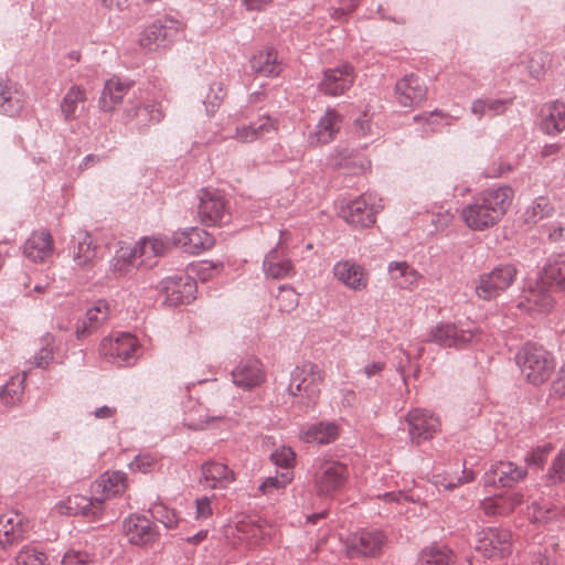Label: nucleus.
Here are the masks:
<instances>
[{"instance_id": "1", "label": "nucleus", "mask_w": 565, "mask_h": 565, "mask_svg": "<svg viewBox=\"0 0 565 565\" xmlns=\"http://www.w3.org/2000/svg\"><path fill=\"white\" fill-rule=\"evenodd\" d=\"M513 196L514 192L508 185L484 190L461 210V217L472 231L488 230L503 217Z\"/></svg>"}, {"instance_id": "2", "label": "nucleus", "mask_w": 565, "mask_h": 565, "mask_svg": "<svg viewBox=\"0 0 565 565\" xmlns=\"http://www.w3.org/2000/svg\"><path fill=\"white\" fill-rule=\"evenodd\" d=\"M103 489V498H86L83 495L70 497L65 502L58 503L61 513L82 514L92 519L97 518L103 510V503L110 497L122 493L126 489V476L120 471L104 473L98 483Z\"/></svg>"}, {"instance_id": "3", "label": "nucleus", "mask_w": 565, "mask_h": 565, "mask_svg": "<svg viewBox=\"0 0 565 565\" xmlns=\"http://www.w3.org/2000/svg\"><path fill=\"white\" fill-rule=\"evenodd\" d=\"M515 361L527 382L534 385L546 382L555 367L551 353L542 345L531 342L518 351Z\"/></svg>"}, {"instance_id": "4", "label": "nucleus", "mask_w": 565, "mask_h": 565, "mask_svg": "<svg viewBox=\"0 0 565 565\" xmlns=\"http://www.w3.org/2000/svg\"><path fill=\"white\" fill-rule=\"evenodd\" d=\"M348 478V466L330 456L318 457L312 465V484L319 497H332Z\"/></svg>"}, {"instance_id": "5", "label": "nucleus", "mask_w": 565, "mask_h": 565, "mask_svg": "<svg viewBox=\"0 0 565 565\" xmlns=\"http://www.w3.org/2000/svg\"><path fill=\"white\" fill-rule=\"evenodd\" d=\"M322 370L311 362H305L291 372L288 393L294 397H300L306 407L315 405L323 383Z\"/></svg>"}, {"instance_id": "6", "label": "nucleus", "mask_w": 565, "mask_h": 565, "mask_svg": "<svg viewBox=\"0 0 565 565\" xmlns=\"http://www.w3.org/2000/svg\"><path fill=\"white\" fill-rule=\"evenodd\" d=\"M482 332L472 322H439L428 332V341L444 348L462 349L481 340Z\"/></svg>"}, {"instance_id": "7", "label": "nucleus", "mask_w": 565, "mask_h": 565, "mask_svg": "<svg viewBox=\"0 0 565 565\" xmlns=\"http://www.w3.org/2000/svg\"><path fill=\"white\" fill-rule=\"evenodd\" d=\"M518 269L513 264H500L488 273L479 275L476 282V295L482 300L495 299L514 282Z\"/></svg>"}, {"instance_id": "8", "label": "nucleus", "mask_w": 565, "mask_h": 565, "mask_svg": "<svg viewBox=\"0 0 565 565\" xmlns=\"http://www.w3.org/2000/svg\"><path fill=\"white\" fill-rule=\"evenodd\" d=\"M183 32V24L171 17L158 19L141 33L139 44L148 51L166 49L175 42Z\"/></svg>"}, {"instance_id": "9", "label": "nucleus", "mask_w": 565, "mask_h": 565, "mask_svg": "<svg viewBox=\"0 0 565 565\" xmlns=\"http://www.w3.org/2000/svg\"><path fill=\"white\" fill-rule=\"evenodd\" d=\"M99 351L102 355L120 366L134 365L142 354L138 339L131 333H121L115 339H104Z\"/></svg>"}, {"instance_id": "10", "label": "nucleus", "mask_w": 565, "mask_h": 565, "mask_svg": "<svg viewBox=\"0 0 565 565\" xmlns=\"http://www.w3.org/2000/svg\"><path fill=\"white\" fill-rule=\"evenodd\" d=\"M382 209V199L377 194L363 193L342 206L340 216L349 224L369 227L375 223V216Z\"/></svg>"}, {"instance_id": "11", "label": "nucleus", "mask_w": 565, "mask_h": 565, "mask_svg": "<svg viewBox=\"0 0 565 565\" xmlns=\"http://www.w3.org/2000/svg\"><path fill=\"white\" fill-rule=\"evenodd\" d=\"M199 199V216L203 224L221 226L230 221L227 201L221 191L202 189Z\"/></svg>"}, {"instance_id": "12", "label": "nucleus", "mask_w": 565, "mask_h": 565, "mask_svg": "<svg viewBox=\"0 0 565 565\" xmlns=\"http://www.w3.org/2000/svg\"><path fill=\"white\" fill-rule=\"evenodd\" d=\"M97 249V244L87 231L76 232L68 245V254L74 263L73 269L90 273L98 262Z\"/></svg>"}, {"instance_id": "13", "label": "nucleus", "mask_w": 565, "mask_h": 565, "mask_svg": "<svg viewBox=\"0 0 565 565\" xmlns=\"http://www.w3.org/2000/svg\"><path fill=\"white\" fill-rule=\"evenodd\" d=\"M403 427L407 430L409 439L415 445H420L435 436L439 430V419L426 409L415 408L409 411L404 417Z\"/></svg>"}, {"instance_id": "14", "label": "nucleus", "mask_w": 565, "mask_h": 565, "mask_svg": "<svg viewBox=\"0 0 565 565\" xmlns=\"http://www.w3.org/2000/svg\"><path fill=\"white\" fill-rule=\"evenodd\" d=\"M385 542L386 539L382 531L361 530L347 537V554L349 557L375 556L381 553Z\"/></svg>"}, {"instance_id": "15", "label": "nucleus", "mask_w": 565, "mask_h": 565, "mask_svg": "<svg viewBox=\"0 0 565 565\" xmlns=\"http://www.w3.org/2000/svg\"><path fill=\"white\" fill-rule=\"evenodd\" d=\"M554 292L540 277L523 289L516 307L526 312H547L553 308Z\"/></svg>"}, {"instance_id": "16", "label": "nucleus", "mask_w": 565, "mask_h": 565, "mask_svg": "<svg viewBox=\"0 0 565 565\" xmlns=\"http://www.w3.org/2000/svg\"><path fill=\"white\" fill-rule=\"evenodd\" d=\"M157 289L166 295V302L178 306L195 299L196 285L190 276L175 275L160 280Z\"/></svg>"}, {"instance_id": "17", "label": "nucleus", "mask_w": 565, "mask_h": 565, "mask_svg": "<svg viewBox=\"0 0 565 565\" xmlns=\"http://www.w3.org/2000/svg\"><path fill=\"white\" fill-rule=\"evenodd\" d=\"M354 82V68L349 63H343L333 68H327L322 73L318 89L327 95L337 97L351 88Z\"/></svg>"}, {"instance_id": "18", "label": "nucleus", "mask_w": 565, "mask_h": 565, "mask_svg": "<svg viewBox=\"0 0 565 565\" xmlns=\"http://www.w3.org/2000/svg\"><path fill=\"white\" fill-rule=\"evenodd\" d=\"M526 476L525 467L518 466L512 461H497L484 472L483 483L487 487L508 488L521 482Z\"/></svg>"}, {"instance_id": "19", "label": "nucleus", "mask_w": 565, "mask_h": 565, "mask_svg": "<svg viewBox=\"0 0 565 565\" xmlns=\"http://www.w3.org/2000/svg\"><path fill=\"white\" fill-rule=\"evenodd\" d=\"M477 551L486 557H504L511 553V532L503 529L488 527L480 532Z\"/></svg>"}, {"instance_id": "20", "label": "nucleus", "mask_w": 565, "mask_h": 565, "mask_svg": "<svg viewBox=\"0 0 565 565\" xmlns=\"http://www.w3.org/2000/svg\"><path fill=\"white\" fill-rule=\"evenodd\" d=\"M172 244L189 254H201L214 246L212 234L200 227H190L172 235Z\"/></svg>"}, {"instance_id": "21", "label": "nucleus", "mask_w": 565, "mask_h": 565, "mask_svg": "<svg viewBox=\"0 0 565 565\" xmlns=\"http://www.w3.org/2000/svg\"><path fill=\"white\" fill-rule=\"evenodd\" d=\"M427 88L420 78L407 74L395 84V98L402 107H415L426 99Z\"/></svg>"}, {"instance_id": "22", "label": "nucleus", "mask_w": 565, "mask_h": 565, "mask_svg": "<svg viewBox=\"0 0 565 565\" xmlns=\"http://www.w3.org/2000/svg\"><path fill=\"white\" fill-rule=\"evenodd\" d=\"M286 232L280 231V239L276 247L270 249L263 262V270L266 277L282 279L294 273V265L288 255L281 249L282 237Z\"/></svg>"}, {"instance_id": "23", "label": "nucleus", "mask_w": 565, "mask_h": 565, "mask_svg": "<svg viewBox=\"0 0 565 565\" xmlns=\"http://www.w3.org/2000/svg\"><path fill=\"white\" fill-rule=\"evenodd\" d=\"M343 122L342 115L334 108H327L320 117L315 130L309 135L311 145L329 143L335 139Z\"/></svg>"}, {"instance_id": "24", "label": "nucleus", "mask_w": 565, "mask_h": 565, "mask_svg": "<svg viewBox=\"0 0 565 565\" xmlns=\"http://www.w3.org/2000/svg\"><path fill=\"white\" fill-rule=\"evenodd\" d=\"M23 516L18 512H8L0 515V550L20 543L25 537Z\"/></svg>"}, {"instance_id": "25", "label": "nucleus", "mask_w": 565, "mask_h": 565, "mask_svg": "<svg viewBox=\"0 0 565 565\" xmlns=\"http://www.w3.org/2000/svg\"><path fill=\"white\" fill-rule=\"evenodd\" d=\"M124 115L126 121L137 120V125L141 128L160 122L164 117V111L161 104L158 102L141 104L139 102L134 103L129 99Z\"/></svg>"}, {"instance_id": "26", "label": "nucleus", "mask_w": 565, "mask_h": 565, "mask_svg": "<svg viewBox=\"0 0 565 565\" xmlns=\"http://www.w3.org/2000/svg\"><path fill=\"white\" fill-rule=\"evenodd\" d=\"M333 274L339 281L352 290L361 291L367 287V273L352 260L338 262L333 267Z\"/></svg>"}, {"instance_id": "27", "label": "nucleus", "mask_w": 565, "mask_h": 565, "mask_svg": "<svg viewBox=\"0 0 565 565\" xmlns=\"http://www.w3.org/2000/svg\"><path fill=\"white\" fill-rule=\"evenodd\" d=\"M232 380L236 386L248 390L258 386L265 380L260 361L254 358L241 361L232 371Z\"/></svg>"}, {"instance_id": "28", "label": "nucleus", "mask_w": 565, "mask_h": 565, "mask_svg": "<svg viewBox=\"0 0 565 565\" xmlns=\"http://www.w3.org/2000/svg\"><path fill=\"white\" fill-rule=\"evenodd\" d=\"M128 541L135 545H143L151 542L156 536L154 526L143 515H130L122 524Z\"/></svg>"}, {"instance_id": "29", "label": "nucleus", "mask_w": 565, "mask_h": 565, "mask_svg": "<svg viewBox=\"0 0 565 565\" xmlns=\"http://www.w3.org/2000/svg\"><path fill=\"white\" fill-rule=\"evenodd\" d=\"M53 253V239L47 231L33 232L25 241L23 254L34 263H43Z\"/></svg>"}, {"instance_id": "30", "label": "nucleus", "mask_w": 565, "mask_h": 565, "mask_svg": "<svg viewBox=\"0 0 565 565\" xmlns=\"http://www.w3.org/2000/svg\"><path fill=\"white\" fill-rule=\"evenodd\" d=\"M201 483L211 489L227 488L234 480L235 476L225 463L217 461H206L201 467Z\"/></svg>"}, {"instance_id": "31", "label": "nucleus", "mask_w": 565, "mask_h": 565, "mask_svg": "<svg viewBox=\"0 0 565 565\" xmlns=\"http://www.w3.org/2000/svg\"><path fill=\"white\" fill-rule=\"evenodd\" d=\"M131 83L119 77H111L105 82L103 92L98 99L99 108L103 111L111 113L122 98L128 94Z\"/></svg>"}, {"instance_id": "32", "label": "nucleus", "mask_w": 565, "mask_h": 565, "mask_svg": "<svg viewBox=\"0 0 565 565\" xmlns=\"http://www.w3.org/2000/svg\"><path fill=\"white\" fill-rule=\"evenodd\" d=\"M172 238L168 237H142L136 243L139 264L146 267H151L154 264V258L163 256L171 247Z\"/></svg>"}, {"instance_id": "33", "label": "nucleus", "mask_w": 565, "mask_h": 565, "mask_svg": "<svg viewBox=\"0 0 565 565\" xmlns=\"http://www.w3.org/2000/svg\"><path fill=\"white\" fill-rule=\"evenodd\" d=\"M278 122L269 116H262L249 125L237 127L233 136L239 142H253L266 135L277 131Z\"/></svg>"}, {"instance_id": "34", "label": "nucleus", "mask_w": 565, "mask_h": 565, "mask_svg": "<svg viewBox=\"0 0 565 565\" xmlns=\"http://www.w3.org/2000/svg\"><path fill=\"white\" fill-rule=\"evenodd\" d=\"M24 106V95L14 83L0 78V113L18 116Z\"/></svg>"}, {"instance_id": "35", "label": "nucleus", "mask_w": 565, "mask_h": 565, "mask_svg": "<svg viewBox=\"0 0 565 565\" xmlns=\"http://www.w3.org/2000/svg\"><path fill=\"white\" fill-rule=\"evenodd\" d=\"M339 427L335 423L319 422L303 427L300 430V438L305 443L327 445L337 439Z\"/></svg>"}, {"instance_id": "36", "label": "nucleus", "mask_w": 565, "mask_h": 565, "mask_svg": "<svg viewBox=\"0 0 565 565\" xmlns=\"http://www.w3.org/2000/svg\"><path fill=\"white\" fill-rule=\"evenodd\" d=\"M540 277L555 292L565 290V253L552 257Z\"/></svg>"}, {"instance_id": "37", "label": "nucleus", "mask_w": 565, "mask_h": 565, "mask_svg": "<svg viewBox=\"0 0 565 565\" xmlns=\"http://www.w3.org/2000/svg\"><path fill=\"white\" fill-rule=\"evenodd\" d=\"M86 102V89L79 85H72L61 100L60 109L65 120H74L78 117Z\"/></svg>"}, {"instance_id": "38", "label": "nucleus", "mask_w": 565, "mask_h": 565, "mask_svg": "<svg viewBox=\"0 0 565 565\" xmlns=\"http://www.w3.org/2000/svg\"><path fill=\"white\" fill-rule=\"evenodd\" d=\"M455 466L454 471L446 470L441 473L434 475V483L438 488L452 490L459 484L471 482L475 479L473 471L465 469L463 462L458 460Z\"/></svg>"}, {"instance_id": "39", "label": "nucleus", "mask_w": 565, "mask_h": 565, "mask_svg": "<svg viewBox=\"0 0 565 565\" xmlns=\"http://www.w3.org/2000/svg\"><path fill=\"white\" fill-rule=\"evenodd\" d=\"M138 249L136 246H120L115 256L110 260V270L116 276H122L128 274L132 268L141 266L139 264Z\"/></svg>"}, {"instance_id": "40", "label": "nucleus", "mask_w": 565, "mask_h": 565, "mask_svg": "<svg viewBox=\"0 0 565 565\" xmlns=\"http://www.w3.org/2000/svg\"><path fill=\"white\" fill-rule=\"evenodd\" d=\"M542 129L555 135L565 129V104L553 102L542 109Z\"/></svg>"}, {"instance_id": "41", "label": "nucleus", "mask_w": 565, "mask_h": 565, "mask_svg": "<svg viewBox=\"0 0 565 565\" xmlns=\"http://www.w3.org/2000/svg\"><path fill=\"white\" fill-rule=\"evenodd\" d=\"M512 102L511 98H477L471 103L470 111L478 119L482 117H494L503 114Z\"/></svg>"}, {"instance_id": "42", "label": "nucleus", "mask_w": 565, "mask_h": 565, "mask_svg": "<svg viewBox=\"0 0 565 565\" xmlns=\"http://www.w3.org/2000/svg\"><path fill=\"white\" fill-rule=\"evenodd\" d=\"M388 273L395 285L403 289H412L422 278V275L406 262L390 263Z\"/></svg>"}, {"instance_id": "43", "label": "nucleus", "mask_w": 565, "mask_h": 565, "mask_svg": "<svg viewBox=\"0 0 565 565\" xmlns=\"http://www.w3.org/2000/svg\"><path fill=\"white\" fill-rule=\"evenodd\" d=\"M253 71L263 76H276L281 71V65L277 61V53L273 50L259 51L250 58Z\"/></svg>"}, {"instance_id": "44", "label": "nucleus", "mask_w": 565, "mask_h": 565, "mask_svg": "<svg viewBox=\"0 0 565 565\" xmlns=\"http://www.w3.org/2000/svg\"><path fill=\"white\" fill-rule=\"evenodd\" d=\"M109 315V306L106 300L99 299L95 301L92 308L86 312V320L83 322V329L79 327L76 330L77 338H82L86 332L98 328L104 321L107 320Z\"/></svg>"}, {"instance_id": "45", "label": "nucleus", "mask_w": 565, "mask_h": 565, "mask_svg": "<svg viewBox=\"0 0 565 565\" xmlns=\"http://www.w3.org/2000/svg\"><path fill=\"white\" fill-rule=\"evenodd\" d=\"M419 562L420 565H451L455 563V555L447 546L435 543L420 552Z\"/></svg>"}, {"instance_id": "46", "label": "nucleus", "mask_w": 565, "mask_h": 565, "mask_svg": "<svg viewBox=\"0 0 565 565\" xmlns=\"http://www.w3.org/2000/svg\"><path fill=\"white\" fill-rule=\"evenodd\" d=\"M555 209L548 198H536L525 210L524 221L527 224H536L540 221L554 215Z\"/></svg>"}, {"instance_id": "47", "label": "nucleus", "mask_w": 565, "mask_h": 565, "mask_svg": "<svg viewBox=\"0 0 565 565\" xmlns=\"http://www.w3.org/2000/svg\"><path fill=\"white\" fill-rule=\"evenodd\" d=\"M294 480L292 470H284L275 476L266 478L258 487V491L265 495L271 497L284 490Z\"/></svg>"}, {"instance_id": "48", "label": "nucleus", "mask_w": 565, "mask_h": 565, "mask_svg": "<svg viewBox=\"0 0 565 565\" xmlns=\"http://www.w3.org/2000/svg\"><path fill=\"white\" fill-rule=\"evenodd\" d=\"M26 377V372H23L22 379H12L8 382L0 392L1 399L6 405L17 404L23 394V383Z\"/></svg>"}, {"instance_id": "49", "label": "nucleus", "mask_w": 565, "mask_h": 565, "mask_svg": "<svg viewBox=\"0 0 565 565\" xmlns=\"http://www.w3.org/2000/svg\"><path fill=\"white\" fill-rule=\"evenodd\" d=\"M224 96L225 93L221 82H214L210 85L209 90L203 99V105L205 106V110L209 116H213L217 111L224 99Z\"/></svg>"}, {"instance_id": "50", "label": "nucleus", "mask_w": 565, "mask_h": 565, "mask_svg": "<svg viewBox=\"0 0 565 565\" xmlns=\"http://www.w3.org/2000/svg\"><path fill=\"white\" fill-rule=\"evenodd\" d=\"M15 562L18 565H47V557L34 546H24L15 556Z\"/></svg>"}, {"instance_id": "51", "label": "nucleus", "mask_w": 565, "mask_h": 565, "mask_svg": "<svg viewBox=\"0 0 565 565\" xmlns=\"http://www.w3.org/2000/svg\"><path fill=\"white\" fill-rule=\"evenodd\" d=\"M278 308L281 312H291L299 305V295L290 286H281L277 295Z\"/></svg>"}, {"instance_id": "52", "label": "nucleus", "mask_w": 565, "mask_h": 565, "mask_svg": "<svg viewBox=\"0 0 565 565\" xmlns=\"http://www.w3.org/2000/svg\"><path fill=\"white\" fill-rule=\"evenodd\" d=\"M149 511L152 518L161 522L166 527L172 529L177 526L179 519L174 510L169 509L163 503H154Z\"/></svg>"}, {"instance_id": "53", "label": "nucleus", "mask_w": 565, "mask_h": 565, "mask_svg": "<svg viewBox=\"0 0 565 565\" xmlns=\"http://www.w3.org/2000/svg\"><path fill=\"white\" fill-rule=\"evenodd\" d=\"M296 454L290 447L281 446L277 448L271 455L270 459L274 465L284 468L285 470H291L295 463Z\"/></svg>"}, {"instance_id": "54", "label": "nucleus", "mask_w": 565, "mask_h": 565, "mask_svg": "<svg viewBox=\"0 0 565 565\" xmlns=\"http://www.w3.org/2000/svg\"><path fill=\"white\" fill-rule=\"evenodd\" d=\"M501 505V514L508 515L512 513L516 507L524 502L522 492L513 491L498 495Z\"/></svg>"}, {"instance_id": "55", "label": "nucleus", "mask_w": 565, "mask_h": 565, "mask_svg": "<svg viewBox=\"0 0 565 565\" xmlns=\"http://www.w3.org/2000/svg\"><path fill=\"white\" fill-rule=\"evenodd\" d=\"M52 337L49 334L44 338L45 344L39 350L38 353L33 356L31 363L35 367L45 369L53 361V348L51 344Z\"/></svg>"}, {"instance_id": "56", "label": "nucleus", "mask_w": 565, "mask_h": 565, "mask_svg": "<svg viewBox=\"0 0 565 565\" xmlns=\"http://www.w3.org/2000/svg\"><path fill=\"white\" fill-rule=\"evenodd\" d=\"M547 476L554 482H565V447L555 456Z\"/></svg>"}, {"instance_id": "57", "label": "nucleus", "mask_w": 565, "mask_h": 565, "mask_svg": "<svg viewBox=\"0 0 565 565\" xmlns=\"http://www.w3.org/2000/svg\"><path fill=\"white\" fill-rule=\"evenodd\" d=\"M156 459L150 454H140L129 463V468L132 471L148 473L153 470Z\"/></svg>"}, {"instance_id": "58", "label": "nucleus", "mask_w": 565, "mask_h": 565, "mask_svg": "<svg viewBox=\"0 0 565 565\" xmlns=\"http://www.w3.org/2000/svg\"><path fill=\"white\" fill-rule=\"evenodd\" d=\"M552 446L550 444L539 446L529 452L525 457V461L529 466L542 468L546 461L547 455L551 451Z\"/></svg>"}, {"instance_id": "59", "label": "nucleus", "mask_w": 565, "mask_h": 565, "mask_svg": "<svg viewBox=\"0 0 565 565\" xmlns=\"http://www.w3.org/2000/svg\"><path fill=\"white\" fill-rule=\"evenodd\" d=\"M92 562V555L86 551L68 550L62 557L63 565H86Z\"/></svg>"}, {"instance_id": "60", "label": "nucleus", "mask_w": 565, "mask_h": 565, "mask_svg": "<svg viewBox=\"0 0 565 565\" xmlns=\"http://www.w3.org/2000/svg\"><path fill=\"white\" fill-rule=\"evenodd\" d=\"M544 67H545V56L541 52L534 53L531 57L527 60V72L531 77L539 79L544 74Z\"/></svg>"}, {"instance_id": "61", "label": "nucleus", "mask_w": 565, "mask_h": 565, "mask_svg": "<svg viewBox=\"0 0 565 565\" xmlns=\"http://www.w3.org/2000/svg\"><path fill=\"white\" fill-rule=\"evenodd\" d=\"M529 508L533 510L532 518L535 522H546L555 515L552 507L542 505L536 500H533Z\"/></svg>"}, {"instance_id": "62", "label": "nucleus", "mask_w": 565, "mask_h": 565, "mask_svg": "<svg viewBox=\"0 0 565 565\" xmlns=\"http://www.w3.org/2000/svg\"><path fill=\"white\" fill-rule=\"evenodd\" d=\"M359 6L358 0H348L339 8H332L330 10V15L333 20H344L347 19Z\"/></svg>"}, {"instance_id": "63", "label": "nucleus", "mask_w": 565, "mask_h": 565, "mask_svg": "<svg viewBox=\"0 0 565 565\" xmlns=\"http://www.w3.org/2000/svg\"><path fill=\"white\" fill-rule=\"evenodd\" d=\"M513 170V167L504 161L493 162L489 167H487L483 171V175L486 178H500Z\"/></svg>"}, {"instance_id": "64", "label": "nucleus", "mask_w": 565, "mask_h": 565, "mask_svg": "<svg viewBox=\"0 0 565 565\" xmlns=\"http://www.w3.org/2000/svg\"><path fill=\"white\" fill-rule=\"evenodd\" d=\"M479 508L488 516L502 515L501 505L498 495L484 498L480 501Z\"/></svg>"}]
</instances>
